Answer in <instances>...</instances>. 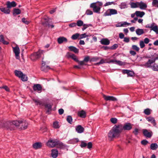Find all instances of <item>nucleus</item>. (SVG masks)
<instances>
[{
	"instance_id": "nucleus-1",
	"label": "nucleus",
	"mask_w": 158,
	"mask_h": 158,
	"mask_svg": "<svg viewBox=\"0 0 158 158\" xmlns=\"http://www.w3.org/2000/svg\"><path fill=\"white\" fill-rule=\"evenodd\" d=\"M28 125L27 122L24 120L22 121H13L4 123L2 124V127L10 130L15 129V127H19L21 129L25 130L27 128Z\"/></svg>"
},
{
	"instance_id": "nucleus-2",
	"label": "nucleus",
	"mask_w": 158,
	"mask_h": 158,
	"mask_svg": "<svg viewBox=\"0 0 158 158\" xmlns=\"http://www.w3.org/2000/svg\"><path fill=\"white\" fill-rule=\"evenodd\" d=\"M121 132L118 125H114L108 133L109 139L111 140L113 138L118 137Z\"/></svg>"
},
{
	"instance_id": "nucleus-3",
	"label": "nucleus",
	"mask_w": 158,
	"mask_h": 158,
	"mask_svg": "<svg viewBox=\"0 0 158 158\" xmlns=\"http://www.w3.org/2000/svg\"><path fill=\"white\" fill-rule=\"evenodd\" d=\"M43 55V50H38L37 52L31 54L30 56L31 59L32 61H35L42 56Z\"/></svg>"
},
{
	"instance_id": "nucleus-4",
	"label": "nucleus",
	"mask_w": 158,
	"mask_h": 158,
	"mask_svg": "<svg viewBox=\"0 0 158 158\" xmlns=\"http://www.w3.org/2000/svg\"><path fill=\"white\" fill-rule=\"evenodd\" d=\"M148 58H150V59H149L148 61L145 64L140 65V66L145 67L146 68H149L151 66V64L154 63L155 60L158 59V57H154V56H152V57L148 56Z\"/></svg>"
},
{
	"instance_id": "nucleus-5",
	"label": "nucleus",
	"mask_w": 158,
	"mask_h": 158,
	"mask_svg": "<svg viewBox=\"0 0 158 158\" xmlns=\"http://www.w3.org/2000/svg\"><path fill=\"white\" fill-rule=\"evenodd\" d=\"M98 6L96 5V3L94 2L91 3L90 6V8L93 9L94 12L98 13H100V11L101 9V6L103 4L101 2H98Z\"/></svg>"
},
{
	"instance_id": "nucleus-6",
	"label": "nucleus",
	"mask_w": 158,
	"mask_h": 158,
	"mask_svg": "<svg viewBox=\"0 0 158 158\" xmlns=\"http://www.w3.org/2000/svg\"><path fill=\"white\" fill-rule=\"evenodd\" d=\"M43 20H44L42 22V24L44 26H48V27H51L53 28L54 26L52 24L50 25L49 23L52 22V19L48 17H44L43 18Z\"/></svg>"
},
{
	"instance_id": "nucleus-7",
	"label": "nucleus",
	"mask_w": 158,
	"mask_h": 158,
	"mask_svg": "<svg viewBox=\"0 0 158 158\" xmlns=\"http://www.w3.org/2000/svg\"><path fill=\"white\" fill-rule=\"evenodd\" d=\"M118 126L121 132L123 130H130L132 128V125L130 123H125L123 126L121 124L118 125Z\"/></svg>"
},
{
	"instance_id": "nucleus-8",
	"label": "nucleus",
	"mask_w": 158,
	"mask_h": 158,
	"mask_svg": "<svg viewBox=\"0 0 158 158\" xmlns=\"http://www.w3.org/2000/svg\"><path fill=\"white\" fill-rule=\"evenodd\" d=\"M57 142V139H50L47 143V145L49 147L53 148L56 146Z\"/></svg>"
},
{
	"instance_id": "nucleus-9",
	"label": "nucleus",
	"mask_w": 158,
	"mask_h": 158,
	"mask_svg": "<svg viewBox=\"0 0 158 158\" xmlns=\"http://www.w3.org/2000/svg\"><path fill=\"white\" fill-rule=\"evenodd\" d=\"M117 13V11L116 10L112 9H109L104 13V16H110L116 14Z\"/></svg>"
},
{
	"instance_id": "nucleus-10",
	"label": "nucleus",
	"mask_w": 158,
	"mask_h": 158,
	"mask_svg": "<svg viewBox=\"0 0 158 158\" xmlns=\"http://www.w3.org/2000/svg\"><path fill=\"white\" fill-rule=\"evenodd\" d=\"M143 133L144 136L146 138H151L153 135L151 131L148 130L146 129L143 130Z\"/></svg>"
},
{
	"instance_id": "nucleus-11",
	"label": "nucleus",
	"mask_w": 158,
	"mask_h": 158,
	"mask_svg": "<svg viewBox=\"0 0 158 158\" xmlns=\"http://www.w3.org/2000/svg\"><path fill=\"white\" fill-rule=\"evenodd\" d=\"M103 96L104 99L106 101H116L117 100L116 98L112 96H106L104 94H103Z\"/></svg>"
},
{
	"instance_id": "nucleus-12",
	"label": "nucleus",
	"mask_w": 158,
	"mask_h": 158,
	"mask_svg": "<svg viewBox=\"0 0 158 158\" xmlns=\"http://www.w3.org/2000/svg\"><path fill=\"white\" fill-rule=\"evenodd\" d=\"M66 56L68 58H71L76 62L79 61L77 56L71 53L68 52L66 55Z\"/></svg>"
},
{
	"instance_id": "nucleus-13",
	"label": "nucleus",
	"mask_w": 158,
	"mask_h": 158,
	"mask_svg": "<svg viewBox=\"0 0 158 158\" xmlns=\"http://www.w3.org/2000/svg\"><path fill=\"white\" fill-rule=\"evenodd\" d=\"M6 5L7 8L9 9L11 7H15L16 6V4L14 1H12L11 2L10 1H7L6 2Z\"/></svg>"
},
{
	"instance_id": "nucleus-14",
	"label": "nucleus",
	"mask_w": 158,
	"mask_h": 158,
	"mask_svg": "<svg viewBox=\"0 0 158 158\" xmlns=\"http://www.w3.org/2000/svg\"><path fill=\"white\" fill-rule=\"evenodd\" d=\"M138 7H139L141 9L144 10L147 7V5L146 3L141 1L140 2H138Z\"/></svg>"
},
{
	"instance_id": "nucleus-15",
	"label": "nucleus",
	"mask_w": 158,
	"mask_h": 158,
	"mask_svg": "<svg viewBox=\"0 0 158 158\" xmlns=\"http://www.w3.org/2000/svg\"><path fill=\"white\" fill-rule=\"evenodd\" d=\"M32 146L35 149H40L42 146V143L40 142H36L33 144Z\"/></svg>"
},
{
	"instance_id": "nucleus-16",
	"label": "nucleus",
	"mask_w": 158,
	"mask_h": 158,
	"mask_svg": "<svg viewBox=\"0 0 158 158\" xmlns=\"http://www.w3.org/2000/svg\"><path fill=\"white\" fill-rule=\"evenodd\" d=\"M76 130L78 133H81L84 132V129L81 125H78L76 126Z\"/></svg>"
},
{
	"instance_id": "nucleus-17",
	"label": "nucleus",
	"mask_w": 158,
	"mask_h": 158,
	"mask_svg": "<svg viewBox=\"0 0 158 158\" xmlns=\"http://www.w3.org/2000/svg\"><path fill=\"white\" fill-rule=\"evenodd\" d=\"M57 41L59 44H61L64 42H67V40L66 38L63 36H61L57 39Z\"/></svg>"
},
{
	"instance_id": "nucleus-18",
	"label": "nucleus",
	"mask_w": 158,
	"mask_h": 158,
	"mask_svg": "<svg viewBox=\"0 0 158 158\" xmlns=\"http://www.w3.org/2000/svg\"><path fill=\"white\" fill-rule=\"evenodd\" d=\"M57 143L56 146L58 148L62 149L66 147L65 144L57 140Z\"/></svg>"
},
{
	"instance_id": "nucleus-19",
	"label": "nucleus",
	"mask_w": 158,
	"mask_h": 158,
	"mask_svg": "<svg viewBox=\"0 0 158 158\" xmlns=\"http://www.w3.org/2000/svg\"><path fill=\"white\" fill-rule=\"evenodd\" d=\"M58 153V152L56 149H53L52 150L51 155L53 158H56L57 157Z\"/></svg>"
},
{
	"instance_id": "nucleus-20",
	"label": "nucleus",
	"mask_w": 158,
	"mask_h": 158,
	"mask_svg": "<svg viewBox=\"0 0 158 158\" xmlns=\"http://www.w3.org/2000/svg\"><path fill=\"white\" fill-rule=\"evenodd\" d=\"M42 87L39 84L34 85L33 86V89L34 91H41Z\"/></svg>"
},
{
	"instance_id": "nucleus-21",
	"label": "nucleus",
	"mask_w": 158,
	"mask_h": 158,
	"mask_svg": "<svg viewBox=\"0 0 158 158\" xmlns=\"http://www.w3.org/2000/svg\"><path fill=\"white\" fill-rule=\"evenodd\" d=\"M100 43L102 44L108 45L109 44L110 41L107 39L105 38L102 39L100 41Z\"/></svg>"
},
{
	"instance_id": "nucleus-22",
	"label": "nucleus",
	"mask_w": 158,
	"mask_h": 158,
	"mask_svg": "<svg viewBox=\"0 0 158 158\" xmlns=\"http://www.w3.org/2000/svg\"><path fill=\"white\" fill-rule=\"evenodd\" d=\"M146 119L148 122H151L154 126H156V121L153 118L150 117L147 118Z\"/></svg>"
},
{
	"instance_id": "nucleus-23",
	"label": "nucleus",
	"mask_w": 158,
	"mask_h": 158,
	"mask_svg": "<svg viewBox=\"0 0 158 158\" xmlns=\"http://www.w3.org/2000/svg\"><path fill=\"white\" fill-rule=\"evenodd\" d=\"M144 12L143 11H135V15L137 17L142 18L145 15Z\"/></svg>"
},
{
	"instance_id": "nucleus-24",
	"label": "nucleus",
	"mask_w": 158,
	"mask_h": 158,
	"mask_svg": "<svg viewBox=\"0 0 158 158\" xmlns=\"http://www.w3.org/2000/svg\"><path fill=\"white\" fill-rule=\"evenodd\" d=\"M78 115L81 118H85L86 116V113L84 110L80 111L78 113Z\"/></svg>"
},
{
	"instance_id": "nucleus-25",
	"label": "nucleus",
	"mask_w": 158,
	"mask_h": 158,
	"mask_svg": "<svg viewBox=\"0 0 158 158\" xmlns=\"http://www.w3.org/2000/svg\"><path fill=\"white\" fill-rule=\"evenodd\" d=\"M0 10L2 12L6 14H9L10 12V10L9 9L4 7L0 8Z\"/></svg>"
},
{
	"instance_id": "nucleus-26",
	"label": "nucleus",
	"mask_w": 158,
	"mask_h": 158,
	"mask_svg": "<svg viewBox=\"0 0 158 158\" xmlns=\"http://www.w3.org/2000/svg\"><path fill=\"white\" fill-rule=\"evenodd\" d=\"M155 23H152V27L151 30L153 31L156 34H158V28L157 25L154 26Z\"/></svg>"
},
{
	"instance_id": "nucleus-27",
	"label": "nucleus",
	"mask_w": 158,
	"mask_h": 158,
	"mask_svg": "<svg viewBox=\"0 0 158 158\" xmlns=\"http://www.w3.org/2000/svg\"><path fill=\"white\" fill-rule=\"evenodd\" d=\"M15 75L20 78L21 76L23 75V73L20 71L15 70L14 72Z\"/></svg>"
},
{
	"instance_id": "nucleus-28",
	"label": "nucleus",
	"mask_w": 158,
	"mask_h": 158,
	"mask_svg": "<svg viewBox=\"0 0 158 158\" xmlns=\"http://www.w3.org/2000/svg\"><path fill=\"white\" fill-rule=\"evenodd\" d=\"M14 52L15 53V57L16 59H20L19 54L20 53V50H13Z\"/></svg>"
},
{
	"instance_id": "nucleus-29",
	"label": "nucleus",
	"mask_w": 158,
	"mask_h": 158,
	"mask_svg": "<svg viewBox=\"0 0 158 158\" xmlns=\"http://www.w3.org/2000/svg\"><path fill=\"white\" fill-rule=\"evenodd\" d=\"M21 13V11L19 9L14 8L13 10V15H16L20 14Z\"/></svg>"
},
{
	"instance_id": "nucleus-30",
	"label": "nucleus",
	"mask_w": 158,
	"mask_h": 158,
	"mask_svg": "<svg viewBox=\"0 0 158 158\" xmlns=\"http://www.w3.org/2000/svg\"><path fill=\"white\" fill-rule=\"evenodd\" d=\"M2 42L4 44H8L9 42L4 40V36L2 35H0V42Z\"/></svg>"
},
{
	"instance_id": "nucleus-31",
	"label": "nucleus",
	"mask_w": 158,
	"mask_h": 158,
	"mask_svg": "<svg viewBox=\"0 0 158 158\" xmlns=\"http://www.w3.org/2000/svg\"><path fill=\"white\" fill-rule=\"evenodd\" d=\"M150 147L152 150H155L157 148L158 145L156 143H152L151 144Z\"/></svg>"
},
{
	"instance_id": "nucleus-32",
	"label": "nucleus",
	"mask_w": 158,
	"mask_h": 158,
	"mask_svg": "<svg viewBox=\"0 0 158 158\" xmlns=\"http://www.w3.org/2000/svg\"><path fill=\"white\" fill-rule=\"evenodd\" d=\"M136 32L138 35H140L144 33V31L143 29L138 28L136 30Z\"/></svg>"
},
{
	"instance_id": "nucleus-33",
	"label": "nucleus",
	"mask_w": 158,
	"mask_h": 158,
	"mask_svg": "<svg viewBox=\"0 0 158 158\" xmlns=\"http://www.w3.org/2000/svg\"><path fill=\"white\" fill-rule=\"evenodd\" d=\"M21 80L23 81H27V76L23 73L21 77H20Z\"/></svg>"
},
{
	"instance_id": "nucleus-34",
	"label": "nucleus",
	"mask_w": 158,
	"mask_h": 158,
	"mask_svg": "<svg viewBox=\"0 0 158 158\" xmlns=\"http://www.w3.org/2000/svg\"><path fill=\"white\" fill-rule=\"evenodd\" d=\"M138 2H131L130 5L131 7L132 8H136L138 7Z\"/></svg>"
},
{
	"instance_id": "nucleus-35",
	"label": "nucleus",
	"mask_w": 158,
	"mask_h": 158,
	"mask_svg": "<svg viewBox=\"0 0 158 158\" xmlns=\"http://www.w3.org/2000/svg\"><path fill=\"white\" fill-rule=\"evenodd\" d=\"M53 127L55 129H58L59 128L60 126L59 124V123L57 121H55L53 123Z\"/></svg>"
},
{
	"instance_id": "nucleus-36",
	"label": "nucleus",
	"mask_w": 158,
	"mask_h": 158,
	"mask_svg": "<svg viewBox=\"0 0 158 158\" xmlns=\"http://www.w3.org/2000/svg\"><path fill=\"white\" fill-rule=\"evenodd\" d=\"M151 111L152 110L150 109L147 108L144 110L143 112L145 114L147 115H149L151 114Z\"/></svg>"
},
{
	"instance_id": "nucleus-37",
	"label": "nucleus",
	"mask_w": 158,
	"mask_h": 158,
	"mask_svg": "<svg viewBox=\"0 0 158 158\" xmlns=\"http://www.w3.org/2000/svg\"><path fill=\"white\" fill-rule=\"evenodd\" d=\"M66 120L70 124H72V123L73 119L71 115H69L67 116Z\"/></svg>"
},
{
	"instance_id": "nucleus-38",
	"label": "nucleus",
	"mask_w": 158,
	"mask_h": 158,
	"mask_svg": "<svg viewBox=\"0 0 158 158\" xmlns=\"http://www.w3.org/2000/svg\"><path fill=\"white\" fill-rule=\"evenodd\" d=\"M108 61L106 60H104L103 59H102L99 62L95 64V65H99L100 64H103L104 63H108Z\"/></svg>"
},
{
	"instance_id": "nucleus-39",
	"label": "nucleus",
	"mask_w": 158,
	"mask_h": 158,
	"mask_svg": "<svg viewBox=\"0 0 158 158\" xmlns=\"http://www.w3.org/2000/svg\"><path fill=\"white\" fill-rule=\"evenodd\" d=\"M45 62L42 61V67H41V70L43 71H44L45 72H46L47 71V70L46 69H45Z\"/></svg>"
},
{
	"instance_id": "nucleus-40",
	"label": "nucleus",
	"mask_w": 158,
	"mask_h": 158,
	"mask_svg": "<svg viewBox=\"0 0 158 158\" xmlns=\"http://www.w3.org/2000/svg\"><path fill=\"white\" fill-rule=\"evenodd\" d=\"M33 101L35 103L36 105H41L42 104L41 102L38 99H33Z\"/></svg>"
},
{
	"instance_id": "nucleus-41",
	"label": "nucleus",
	"mask_w": 158,
	"mask_h": 158,
	"mask_svg": "<svg viewBox=\"0 0 158 158\" xmlns=\"http://www.w3.org/2000/svg\"><path fill=\"white\" fill-rule=\"evenodd\" d=\"M115 64L119 65L122 66L125 65V63L120 60H116V61H115Z\"/></svg>"
},
{
	"instance_id": "nucleus-42",
	"label": "nucleus",
	"mask_w": 158,
	"mask_h": 158,
	"mask_svg": "<svg viewBox=\"0 0 158 158\" xmlns=\"http://www.w3.org/2000/svg\"><path fill=\"white\" fill-rule=\"evenodd\" d=\"M152 4L153 6L158 8V0H152Z\"/></svg>"
},
{
	"instance_id": "nucleus-43",
	"label": "nucleus",
	"mask_w": 158,
	"mask_h": 158,
	"mask_svg": "<svg viewBox=\"0 0 158 158\" xmlns=\"http://www.w3.org/2000/svg\"><path fill=\"white\" fill-rule=\"evenodd\" d=\"M79 36V34L77 33L72 35L71 38L73 40L77 39Z\"/></svg>"
},
{
	"instance_id": "nucleus-44",
	"label": "nucleus",
	"mask_w": 158,
	"mask_h": 158,
	"mask_svg": "<svg viewBox=\"0 0 158 158\" xmlns=\"http://www.w3.org/2000/svg\"><path fill=\"white\" fill-rule=\"evenodd\" d=\"M119 6L120 7L121 9H125L127 7V4L125 2H122L121 3Z\"/></svg>"
},
{
	"instance_id": "nucleus-45",
	"label": "nucleus",
	"mask_w": 158,
	"mask_h": 158,
	"mask_svg": "<svg viewBox=\"0 0 158 158\" xmlns=\"http://www.w3.org/2000/svg\"><path fill=\"white\" fill-rule=\"evenodd\" d=\"M83 22L81 20H78L77 22L76 25H77V26L79 27H81L83 25Z\"/></svg>"
},
{
	"instance_id": "nucleus-46",
	"label": "nucleus",
	"mask_w": 158,
	"mask_h": 158,
	"mask_svg": "<svg viewBox=\"0 0 158 158\" xmlns=\"http://www.w3.org/2000/svg\"><path fill=\"white\" fill-rule=\"evenodd\" d=\"M110 121L112 123L115 124L117 123L118 120L116 118H110Z\"/></svg>"
},
{
	"instance_id": "nucleus-47",
	"label": "nucleus",
	"mask_w": 158,
	"mask_h": 158,
	"mask_svg": "<svg viewBox=\"0 0 158 158\" xmlns=\"http://www.w3.org/2000/svg\"><path fill=\"white\" fill-rule=\"evenodd\" d=\"M22 21L23 23L27 25L28 24L30 23V21L27 20L25 18H23L22 19Z\"/></svg>"
},
{
	"instance_id": "nucleus-48",
	"label": "nucleus",
	"mask_w": 158,
	"mask_h": 158,
	"mask_svg": "<svg viewBox=\"0 0 158 158\" xmlns=\"http://www.w3.org/2000/svg\"><path fill=\"white\" fill-rule=\"evenodd\" d=\"M45 107L47 108L48 109V111H49V110H51L52 109V106L49 104H45Z\"/></svg>"
},
{
	"instance_id": "nucleus-49",
	"label": "nucleus",
	"mask_w": 158,
	"mask_h": 158,
	"mask_svg": "<svg viewBox=\"0 0 158 158\" xmlns=\"http://www.w3.org/2000/svg\"><path fill=\"white\" fill-rule=\"evenodd\" d=\"M134 75V73L133 71L129 70V71L127 74L128 76L132 77Z\"/></svg>"
},
{
	"instance_id": "nucleus-50",
	"label": "nucleus",
	"mask_w": 158,
	"mask_h": 158,
	"mask_svg": "<svg viewBox=\"0 0 158 158\" xmlns=\"http://www.w3.org/2000/svg\"><path fill=\"white\" fill-rule=\"evenodd\" d=\"M90 58L89 56H87L85 57L83 60L85 62L87 63L89 61H90Z\"/></svg>"
},
{
	"instance_id": "nucleus-51",
	"label": "nucleus",
	"mask_w": 158,
	"mask_h": 158,
	"mask_svg": "<svg viewBox=\"0 0 158 158\" xmlns=\"http://www.w3.org/2000/svg\"><path fill=\"white\" fill-rule=\"evenodd\" d=\"M93 14V12L89 10H86L85 14L87 15H92Z\"/></svg>"
},
{
	"instance_id": "nucleus-52",
	"label": "nucleus",
	"mask_w": 158,
	"mask_h": 158,
	"mask_svg": "<svg viewBox=\"0 0 158 158\" xmlns=\"http://www.w3.org/2000/svg\"><path fill=\"white\" fill-rule=\"evenodd\" d=\"M87 144L86 143H85L84 141H82L81 143L80 146L81 148L85 147L86 146Z\"/></svg>"
},
{
	"instance_id": "nucleus-53",
	"label": "nucleus",
	"mask_w": 158,
	"mask_h": 158,
	"mask_svg": "<svg viewBox=\"0 0 158 158\" xmlns=\"http://www.w3.org/2000/svg\"><path fill=\"white\" fill-rule=\"evenodd\" d=\"M139 130L138 128H135L134 130L133 131V132L135 135H137L139 133Z\"/></svg>"
},
{
	"instance_id": "nucleus-54",
	"label": "nucleus",
	"mask_w": 158,
	"mask_h": 158,
	"mask_svg": "<svg viewBox=\"0 0 158 158\" xmlns=\"http://www.w3.org/2000/svg\"><path fill=\"white\" fill-rule=\"evenodd\" d=\"M69 26L70 28H72L75 27L76 26V24L75 23H73L69 24Z\"/></svg>"
},
{
	"instance_id": "nucleus-55",
	"label": "nucleus",
	"mask_w": 158,
	"mask_h": 158,
	"mask_svg": "<svg viewBox=\"0 0 158 158\" xmlns=\"http://www.w3.org/2000/svg\"><path fill=\"white\" fill-rule=\"evenodd\" d=\"M12 47L13 49H19V48L18 45H15V44H12Z\"/></svg>"
},
{
	"instance_id": "nucleus-56",
	"label": "nucleus",
	"mask_w": 158,
	"mask_h": 158,
	"mask_svg": "<svg viewBox=\"0 0 158 158\" xmlns=\"http://www.w3.org/2000/svg\"><path fill=\"white\" fill-rule=\"evenodd\" d=\"M131 23H128L126 22H124L123 23L121 24V25L120 26L121 27H123L125 25H130ZM117 27H118V26H117Z\"/></svg>"
},
{
	"instance_id": "nucleus-57",
	"label": "nucleus",
	"mask_w": 158,
	"mask_h": 158,
	"mask_svg": "<svg viewBox=\"0 0 158 158\" xmlns=\"http://www.w3.org/2000/svg\"><path fill=\"white\" fill-rule=\"evenodd\" d=\"M88 36V35H86L85 33H84L80 35V39L85 38Z\"/></svg>"
},
{
	"instance_id": "nucleus-58",
	"label": "nucleus",
	"mask_w": 158,
	"mask_h": 158,
	"mask_svg": "<svg viewBox=\"0 0 158 158\" xmlns=\"http://www.w3.org/2000/svg\"><path fill=\"white\" fill-rule=\"evenodd\" d=\"M153 69L154 71H158V66L155 64L153 67Z\"/></svg>"
},
{
	"instance_id": "nucleus-59",
	"label": "nucleus",
	"mask_w": 158,
	"mask_h": 158,
	"mask_svg": "<svg viewBox=\"0 0 158 158\" xmlns=\"http://www.w3.org/2000/svg\"><path fill=\"white\" fill-rule=\"evenodd\" d=\"M98 58L97 57H94L91 59L90 60V61H95L97 60L98 59Z\"/></svg>"
},
{
	"instance_id": "nucleus-60",
	"label": "nucleus",
	"mask_w": 158,
	"mask_h": 158,
	"mask_svg": "<svg viewBox=\"0 0 158 158\" xmlns=\"http://www.w3.org/2000/svg\"><path fill=\"white\" fill-rule=\"evenodd\" d=\"M118 47V44H114L111 47V49H115L117 48Z\"/></svg>"
},
{
	"instance_id": "nucleus-61",
	"label": "nucleus",
	"mask_w": 158,
	"mask_h": 158,
	"mask_svg": "<svg viewBox=\"0 0 158 158\" xmlns=\"http://www.w3.org/2000/svg\"><path fill=\"white\" fill-rule=\"evenodd\" d=\"M140 46L141 48H143L145 46L144 43L143 41H141L140 42Z\"/></svg>"
},
{
	"instance_id": "nucleus-62",
	"label": "nucleus",
	"mask_w": 158,
	"mask_h": 158,
	"mask_svg": "<svg viewBox=\"0 0 158 158\" xmlns=\"http://www.w3.org/2000/svg\"><path fill=\"white\" fill-rule=\"evenodd\" d=\"M148 143V141L146 140H143L141 141V143L142 144L146 145Z\"/></svg>"
},
{
	"instance_id": "nucleus-63",
	"label": "nucleus",
	"mask_w": 158,
	"mask_h": 158,
	"mask_svg": "<svg viewBox=\"0 0 158 158\" xmlns=\"http://www.w3.org/2000/svg\"><path fill=\"white\" fill-rule=\"evenodd\" d=\"M87 148L89 149L91 148L92 147V144L91 142H89L87 144Z\"/></svg>"
},
{
	"instance_id": "nucleus-64",
	"label": "nucleus",
	"mask_w": 158,
	"mask_h": 158,
	"mask_svg": "<svg viewBox=\"0 0 158 158\" xmlns=\"http://www.w3.org/2000/svg\"><path fill=\"white\" fill-rule=\"evenodd\" d=\"M64 110L63 109L61 108L59 110L58 113L60 115H61L63 114Z\"/></svg>"
}]
</instances>
